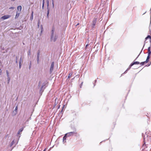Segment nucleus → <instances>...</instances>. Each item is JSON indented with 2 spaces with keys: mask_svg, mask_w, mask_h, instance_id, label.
<instances>
[{
  "mask_svg": "<svg viewBox=\"0 0 151 151\" xmlns=\"http://www.w3.org/2000/svg\"><path fill=\"white\" fill-rule=\"evenodd\" d=\"M58 35L54 33V29H52L51 31L50 40L51 42H55L58 38Z\"/></svg>",
  "mask_w": 151,
  "mask_h": 151,
  "instance_id": "1",
  "label": "nucleus"
},
{
  "mask_svg": "<svg viewBox=\"0 0 151 151\" xmlns=\"http://www.w3.org/2000/svg\"><path fill=\"white\" fill-rule=\"evenodd\" d=\"M77 133L75 132H70L67 133L65 135L67 136V137H70V136H73L74 135L76 134Z\"/></svg>",
  "mask_w": 151,
  "mask_h": 151,
  "instance_id": "2",
  "label": "nucleus"
},
{
  "mask_svg": "<svg viewBox=\"0 0 151 151\" xmlns=\"http://www.w3.org/2000/svg\"><path fill=\"white\" fill-rule=\"evenodd\" d=\"M139 62L138 61L135 62L133 63H132L131 65L129 66V67L127 68V69L126 70L125 73L126 72L127 70H129V69L133 65L135 64H139Z\"/></svg>",
  "mask_w": 151,
  "mask_h": 151,
  "instance_id": "3",
  "label": "nucleus"
},
{
  "mask_svg": "<svg viewBox=\"0 0 151 151\" xmlns=\"http://www.w3.org/2000/svg\"><path fill=\"white\" fill-rule=\"evenodd\" d=\"M54 62H53L51 64L50 66V73H51L52 71L53 70L54 67Z\"/></svg>",
  "mask_w": 151,
  "mask_h": 151,
  "instance_id": "4",
  "label": "nucleus"
},
{
  "mask_svg": "<svg viewBox=\"0 0 151 151\" xmlns=\"http://www.w3.org/2000/svg\"><path fill=\"white\" fill-rule=\"evenodd\" d=\"M10 17V16L9 15H6L4 16L1 17V19H7Z\"/></svg>",
  "mask_w": 151,
  "mask_h": 151,
  "instance_id": "5",
  "label": "nucleus"
},
{
  "mask_svg": "<svg viewBox=\"0 0 151 151\" xmlns=\"http://www.w3.org/2000/svg\"><path fill=\"white\" fill-rule=\"evenodd\" d=\"M142 136H143V139L144 140V142L145 141H146L147 140H148L147 137H148V136L147 134L145 133V134L143 136V134H142Z\"/></svg>",
  "mask_w": 151,
  "mask_h": 151,
  "instance_id": "6",
  "label": "nucleus"
},
{
  "mask_svg": "<svg viewBox=\"0 0 151 151\" xmlns=\"http://www.w3.org/2000/svg\"><path fill=\"white\" fill-rule=\"evenodd\" d=\"M96 19L94 18L93 19V21H92V25H93V27H94L96 23Z\"/></svg>",
  "mask_w": 151,
  "mask_h": 151,
  "instance_id": "7",
  "label": "nucleus"
},
{
  "mask_svg": "<svg viewBox=\"0 0 151 151\" xmlns=\"http://www.w3.org/2000/svg\"><path fill=\"white\" fill-rule=\"evenodd\" d=\"M67 137V136L65 135L63 137V142L64 144L66 142V138Z\"/></svg>",
  "mask_w": 151,
  "mask_h": 151,
  "instance_id": "8",
  "label": "nucleus"
},
{
  "mask_svg": "<svg viewBox=\"0 0 151 151\" xmlns=\"http://www.w3.org/2000/svg\"><path fill=\"white\" fill-rule=\"evenodd\" d=\"M39 56H40V53L39 52H38L37 53V63H39Z\"/></svg>",
  "mask_w": 151,
  "mask_h": 151,
  "instance_id": "9",
  "label": "nucleus"
},
{
  "mask_svg": "<svg viewBox=\"0 0 151 151\" xmlns=\"http://www.w3.org/2000/svg\"><path fill=\"white\" fill-rule=\"evenodd\" d=\"M20 13H18L17 12H16V14L15 17V19H17Z\"/></svg>",
  "mask_w": 151,
  "mask_h": 151,
  "instance_id": "10",
  "label": "nucleus"
},
{
  "mask_svg": "<svg viewBox=\"0 0 151 151\" xmlns=\"http://www.w3.org/2000/svg\"><path fill=\"white\" fill-rule=\"evenodd\" d=\"M33 12L32 11V12L31 16L30 17V20L32 21L33 19Z\"/></svg>",
  "mask_w": 151,
  "mask_h": 151,
  "instance_id": "11",
  "label": "nucleus"
},
{
  "mask_svg": "<svg viewBox=\"0 0 151 151\" xmlns=\"http://www.w3.org/2000/svg\"><path fill=\"white\" fill-rule=\"evenodd\" d=\"M150 55H148V56L147 57L146 60L145 61V62L146 63H147L148 62L150 58Z\"/></svg>",
  "mask_w": 151,
  "mask_h": 151,
  "instance_id": "12",
  "label": "nucleus"
},
{
  "mask_svg": "<svg viewBox=\"0 0 151 151\" xmlns=\"http://www.w3.org/2000/svg\"><path fill=\"white\" fill-rule=\"evenodd\" d=\"M22 6H18L17 7V10L20 12L22 10Z\"/></svg>",
  "mask_w": 151,
  "mask_h": 151,
  "instance_id": "13",
  "label": "nucleus"
},
{
  "mask_svg": "<svg viewBox=\"0 0 151 151\" xmlns=\"http://www.w3.org/2000/svg\"><path fill=\"white\" fill-rule=\"evenodd\" d=\"M23 130V128H21L19 130V131H18V132L17 134H20V133H21L22 131Z\"/></svg>",
  "mask_w": 151,
  "mask_h": 151,
  "instance_id": "14",
  "label": "nucleus"
},
{
  "mask_svg": "<svg viewBox=\"0 0 151 151\" xmlns=\"http://www.w3.org/2000/svg\"><path fill=\"white\" fill-rule=\"evenodd\" d=\"M45 86V84H43L42 86H41L40 90V92H42L43 91V87Z\"/></svg>",
  "mask_w": 151,
  "mask_h": 151,
  "instance_id": "15",
  "label": "nucleus"
},
{
  "mask_svg": "<svg viewBox=\"0 0 151 151\" xmlns=\"http://www.w3.org/2000/svg\"><path fill=\"white\" fill-rule=\"evenodd\" d=\"M148 55H150L151 53V51L150 50V47H149L148 48Z\"/></svg>",
  "mask_w": 151,
  "mask_h": 151,
  "instance_id": "16",
  "label": "nucleus"
},
{
  "mask_svg": "<svg viewBox=\"0 0 151 151\" xmlns=\"http://www.w3.org/2000/svg\"><path fill=\"white\" fill-rule=\"evenodd\" d=\"M49 13V9L48 8L47 12V18H48Z\"/></svg>",
  "mask_w": 151,
  "mask_h": 151,
  "instance_id": "17",
  "label": "nucleus"
},
{
  "mask_svg": "<svg viewBox=\"0 0 151 151\" xmlns=\"http://www.w3.org/2000/svg\"><path fill=\"white\" fill-rule=\"evenodd\" d=\"M22 62V57H21L20 58V59H19V64H21V63Z\"/></svg>",
  "mask_w": 151,
  "mask_h": 151,
  "instance_id": "18",
  "label": "nucleus"
},
{
  "mask_svg": "<svg viewBox=\"0 0 151 151\" xmlns=\"http://www.w3.org/2000/svg\"><path fill=\"white\" fill-rule=\"evenodd\" d=\"M72 73H70L69 74L68 76V78H69L71 77V76H72Z\"/></svg>",
  "mask_w": 151,
  "mask_h": 151,
  "instance_id": "19",
  "label": "nucleus"
},
{
  "mask_svg": "<svg viewBox=\"0 0 151 151\" xmlns=\"http://www.w3.org/2000/svg\"><path fill=\"white\" fill-rule=\"evenodd\" d=\"M45 3V0H43L42 1V8L43 9Z\"/></svg>",
  "mask_w": 151,
  "mask_h": 151,
  "instance_id": "20",
  "label": "nucleus"
},
{
  "mask_svg": "<svg viewBox=\"0 0 151 151\" xmlns=\"http://www.w3.org/2000/svg\"><path fill=\"white\" fill-rule=\"evenodd\" d=\"M6 75H7V77H9V73L8 71L7 70L6 71Z\"/></svg>",
  "mask_w": 151,
  "mask_h": 151,
  "instance_id": "21",
  "label": "nucleus"
},
{
  "mask_svg": "<svg viewBox=\"0 0 151 151\" xmlns=\"http://www.w3.org/2000/svg\"><path fill=\"white\" fill-rule=\"evenodd\" d=\"M10 77H7V81H8V83H9L10 81Z\"/></svg>",
  "mask_w": 151,
  "mask_h": 151,
  "instance_id": "22",
  "label": "nucleus"
},
{
  "mask_svg": "<svg viewBox=\"0 0 151 151\" xmlns=\"http://www.w3.org/2000/svg\"><path fill=\"white\" fill-rule=\"evenodd\" d=\"M145 63V61H144V62H142L140 64L141 65H144V64Z\"/></svg>",
  "mask_w": 151,
  "mask_h": 151,
  "instance_id": "23",
  "label": "nucleus"
},
{
  "mask_svg": "<svg viewBox=\"0 0 151 151\" xmlns=\"http://www.w3.org/2000/svg\"><path fill=\"white\" fill-rule=\"evenodd\" d=\"M149 38H151V36L150 35H148L146 37L145 39L147 40Z\"/></svg>",
  "mask_w": 151,
  "mask_h": 151,
  "instance_id": "24",
  "label": "nucleus"
},
{
  "mask_svg": "<svg viewBox=\"0 0 151 151\" xmlns=\"http://www.w3.org/2000/svg\"><path fill=\"white\" fill-rule=\"evenodd\" d=\"M30 53H31V51L30 50H29L28 51V55H30Z\"/></svg>",
  "mask_w": 151,
  "mask_h": 151,
  "instance_id": "25",
  "label": "nucleus"
},
{
  "mask_svg": "<svg viewBox=\"0 0 151 151\" xmlns=\"http://www.w3.org/2000/svg\"><path fill=\"white\" fill-rule=\"evenodd\" d=\"M14 144V141H13L11 142L10 144V146H12Z\"/></svg>",
  "mask_w": 151,
  "mask_h": 151,
  "instance_id": "26",
  "label": "nucleus"
},
{
  "mask_svg": "<svg viewBox=\"0 0 151 151\" xmlns=\"http://www.w3.org/2000/svg\"><path fill=\"white\" fill-rule=\"evenodd\" d=\"M31 62H30V65H29V69H30V68H31Z\"/></svg>",
  "mask_w": 151,
  "mask_h": 151,
  "instance_id": "27",
  "label": "nucleus"
},
{
  "mask_svg": "<svg viewBox=\"0 0 151 151\" xmlns=\"http://www.w3.org/2000/svg\"><path fill=\"white\" fill-rule=\"evenodd\" d=\"M17 109H18V106H17L16 107L15 109V111H17Z\"/></svg>",
  "mask_w": 151,
  "mask_h": 151,
  "instance_id": "28",
  "label": "nucleus"
},
{
  "mask_svg": "<svg viewBox=\"0 0 151 151\" xmlns=\"http://www.w3.org/2000/svg\"><path fill=\"white\" fill-rule=\"evenodd\" d=\"M10 9H14V7H11L9 8Z\"/></svg>",
  "mask_w": 151,
  "mask_h": 151,
  "instance_id": "29",
  "label": "nucleus"
},
{
  "mask_svg": "<svg viewBox=\"0 0 151 151\" xmlns=\"http://www.w3.org/2000/svg\"><path fill=\"white\" fill-rule=\"evenodd\" d=\"M16 63H18L17 57H16Z\"/></svg>",
  "mask_w": 151,
  "mask_h": 151,
  "instance_id": "30",
  "label": "nucleus"
},
{
  "mask_svg": "<svg viewBox=\"0 0 151 151\" xmlns=\"http://www.w3.org/2000/svg\"><path fill=\"white\" fill-rule=\"evenodd\" d=\"M21 67V64H19V68H20Z\"/></svg>",
  "mask_w": 151,
  "mask_h": 151,
  "instance_id": "31",
  "label": "nucleus"
},
{
  "mask_svg": "<svg viewBox=\"0 0 151 151\" xmlns=\"http://www.w3.org/2000/svg\"><path fill=\"white\" fill-rule=\"evenodd\" d=\"M47 6H49V1H47Z\"/></svg>",
  "mask_w": 151,
  "mask_h": 151,
  "instance_id": "32",
  "label": "nucleus"
},
{
  "mask_svg": "<svg viewBox=\"0 0 151 151\" xmlns=\"http://www.w3.org/2000/svg\"><path fill=\"white\" fill-rule=\"evenodd\" d=\"M38 27H39V21L38 22Z\"/></svg>",
  "mask_w": 151,
  "mask_h": 151,
  "instance_id": "33",
  "label": "nucleus"
},
{
  "mask_svg": "<svg viewBox=\"0 0 151 151\" xmlns=\"http://www.w3.org/2000/svg\"><path fill=\"white\" fill-rule=\"evenodd\" d=\"M41 27H42V29L41 30V32H42V26H41Z\"/></svg>",
  "mask_w": 151,
  "mask_h": 151,
  "instance_id": "34",
  "label": "nucleus"
},
{
  "mask_svg": "<svg viewBox=\"0 0 151 151\" xmlns=\"http://www.w3.org/2000/svg\"><path fill=\"white\" fill-rule=\"evenodd\" d=\"M88 44L86 45V47L88 46Z\"/></svg>",
  "mask_w": 151,
  "mask_h": 151,
  "instance_id": "35",
  "label": "nucleus"
},
{
  "mask_svg": "<svg viewBox=\"0 0 151 151\" xmlns=\"http://www.w3.org/2000/svg\"><path fill=\"white\" fill-rule=\"evenodd\" d=\"M150 13H151V9H150Z\"/></svg>",
  "mask_w": 151,
  "mask_h": 151,
  "instance_id": "36",
  "label": "nucleus"
},
{
  "mask_svg": "<svg viewBox=\"0 0 151 151\" xmlns=\"http://www.w3.org/2000/svg\"><path fill=\"white\" fill-rule=\"evenodd\" d=\"M12 0V1H15V0Z\"/></svg>",
  "mask_w": 151,
  "mask_h": 151,
  "instance_id": "37",
  "label": "nucleus"
},
{
  "mask_svg": "<svg viewBox=\"0 0 151 151\" xmlns=\"http://www.w3.org/2000/svg\"><path fill=\"white\" fill-rule=\"evenodd\" d=\"M78 24H78L76 25V26L78 25Z\"/></svg>",
  "mask_w": 151,
  "mask_h": 151,
  "instance_id": "38",
  "label": "nucleus"
},
{
  "mask_svg": "<svg viewBox=\"0 0 151 151\" xmlns=\"http://www.w3.org/2000/svg\"><path fill=\"white\" fill-rule=\"evenodd\" d=\"M43 151H45V150H44Z\"/></svg>",
  "mask_w": 151,
  "mask_h": 151,
  "instance_id": "39",
  "label": "nucleus"
}]
</instances>
